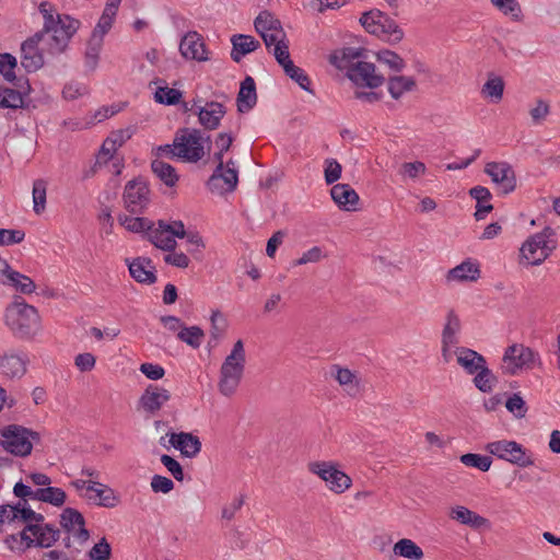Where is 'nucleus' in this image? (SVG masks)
<instances>
[{
	"label": "nucleus",
	"mask_w": 560,
	"mask_h": 560,
	"mask_svg": "<svg viewBox=\"0 0 560 560\" xmlns=\"http://www.w3.org/2000/svg\"><path fill=\"white\" fill-rule=\"evenodd\" d=\"M328 62L355 86L358 93L375 91L386 83L385 73L371 58L366 48L345 46L328 55Z\"/></svg>",
	"instance_id": "f257e3e1"
},
{
	"label": "nucleus",
	"mask_w": 560,
	"mask_h": 560,
	"mask_svg": "<svg viewBox=\"0 0 560 560\" xmlns=\"http://www.w3.org/2000/svg\"><path fill=\"white\" fill-rule=\"evenodd\" d=\"M79 21L68 15L49 14L45 22L47 38L44 34H36L28 38L22 45L23 60L22 66L27 70L35 71L43 65V58L39 52L43 51H60L69 39L79 28Z\"/></svg>",
	"instance_id": "f03ea898"
},
{
	"label": "nucleus",
	"mask_w": 560,
	"mask_h": 560,
	"mask_svg": "<svg viewBox=\"0 0 560 560\" xmlns=\"http://www.w3.org/2000/svg\"><path fill=\"white\" fill-rule=\"evenodd\" d=\"M3 318L5 326L21 337H34L40 330L42 317L38 310L25 302L11 303Z\"/></svg>",
	"instance_id": "7ed1b4c3"
},
{
	"label": "nucleus",
	"mask_w": 560,
	"mask_h": 560,
	"mask_svg": "<svg viewBox=\"0 0 560 560\" xmlns=\"http://www.w3.org/2000/svg\"><path fill=\"white\" fill-rule=\"evenodd\" d=\"M245 368V351L243 342L236 341L231 353L220 368L218 389L224 397H233L240 387Z\"/></svg>",
	"instance_id": "20e7f679"
},
{
	"label": "nucleus",
	"mask_w": 560,
	"mask_h": 560,
	"mask_svg": "<svg viewBox=\"0 0 560 560\" xmlns=\"http://www.w3.org/2000/svg\"><path fill=\"white\" fill-rule=\"evenodd\" d=\"M39 441V435L20 424H8L0 429V446L7 453L26 457L32 454L34 444Z\"/></svg>",
	"instance_id": "39448f33"
},
{
	"label": "nucleus",
	"mask_w": 560,
	"mask_h": 560,
	"mask_svg": "<svg viewBox=\"0 0 560 560\" xmlns=\"http://www.w3.org/2000/svg\"><path fill=\"white\" fill-rule=\"evenodd\" d=\"M308 471L320 479L327 489L337 495L348 492L352 486V478L334 462L312 460L307 465Z\"/></svg>",
	"instance_id": "423d86ee"
},
{
	"label": "nucleus",
	"mask_w": 560,
	"mask_h": 560,
	"mask_svg": "<svg viewBox=\"0 0 560 560\" xmlns=\"http://www.w3.org/2000/svg\"><path fill=\"white\" fill-rule=\"evenodd\" d=\"M58 538V532L43 523L28 524L22 532L7 539L11 549L24 550L31 547H50Z\"/></svg>",
	"instance_id": "0eeeda50"
},
{
	"label": "nucleus",
	"mask_w": 560,
	"mask_h": 560,
	"mask_svg": "<svg viewBox=\"0 0 560 560\" xmlns=\"http://www.w3.org/2000/svg\"><path fill=\"white\" fill-rule=\"evenodd\" d=\"M176 158L196 163L210 153L208 140L196 129H182L175 136Z\"/></svg>",
	"instance_id": "6e6552de"
},
{
	"label": "nucleus",
	"mask_w": 560,
	"mask_h": 560,
	"mask_svg": "<svg viewBox=\"0 0 560 560\" xmlns=\"http://www.w3.org/2000/svg\"><path fill=\"white\" fill-rule=\"evenodd\" d=\"M534 358L535 354L530 348L524 345H512L504 352L502 368L509 374H516L524 369L530 368L534 363Z\"/></svg>",
	"instance_id": "1a4fd4ad"
},
{
	"label": "nucleus",
	"mask_w": 560,
	"mask_h": 560,
	"mask_svg": "<svg viewBox=\"0 0 560 560\" xmlns=\"http://www.w3.org/2000/svg\"><path fill=\"white\" fill-rule=\"evenodd\" d=\"M487 450L490 454L521 467H527L533 464V460L526 456L522 446L514 441L492 442L488 444Z\"/></svg>",
	"instance_id": "9d476101"
},
{
	"label": "nucleus",
	"mask_w": 560,
	"mask_h": 560,
	"mask_svg": "<svg viewBox=\"0 0 560 560\" xmlns=\"http://www.w3.org/2000/svg\"><path fill=\"white\" fill-rule=\"evenodd\" d=\"M149 187L140 178L127 183L124 191L126 209L131 213H141L149 203Z\"/></svg>",
	"instance_id": "9b49d317"
},
{
	"label": "nucleus",
	"mask_w": 560,
	"mask_h": 560,
	"mask_svg": "<svg viewBox=\"0 0 560 560\" xmlns=\"http://www.w3.org/2000/svg\"><path fill=\"white\" fill-rule=\"evenodd\" d=\"M217 164V170L210 178L212 189L218 190L220 194L232 191L238 182L234 160L228 158L226 162Z\"/></svg>",
	"instance_id": "f8f14e48"
},
{
	"label": "nucleus",
	"mask_w": 560,
	"mask_h": 560,
	"mask_svg": "<svg viewBox=\"0 0 560 560\" xmlns=\"http://www.w3.org/2000/svg\"><path fill=\"white\" fill-rule=\"evenodd\" d=\"M179 51L185 59L197 62H207L211 58V52L207 48L205 39L197 32H188L180 39Z\"/></svg>",
	"instance_id": "ddd939ff"
},
{
	"label": "nucleus",
	"mask_w": 560,
	"mask_h": 560,
	"mask_svg": "<svg viewBox=\"0 0 560 560\" xmlns=\"http://www.w3.org/2000/svg\"><path fill=\"white\" fill-rule=\"evenodd\" d=\"M186 235L185 228L182 222H173L171 224L160 223L153 230L150 240L159 248L172 250L176 246L175 237L183 238Z\"/></svg>",
	"instance_id": "4468645a"
},
{
	"label": "nucleus",
	"mask_w": 560,
	"mask_h": 560,
	"mask_svg": "<svg viewBox=\"0 0 560 560\" xmlns=\"http://www.w3.org/2000/svg\"><path fill=\"white\" fill-rule=\"evenodd\" d=\"M129 276L139 284L151 285L156 282V267L152 259L138 256L125 260Z\"/></svg>",
	"instance_id": "2eb2a0df"
},
{
	"label": "nucleus",
	"mask_w": 560,
	"mask_h": 560,
	"mask_svg": "<svg viewBox=\"0 0 560 560\" xmlns=\"http://www.w3.org/2000/svg\"><path fill=\"white\" fill-rule=\"evenodd\" d=\"M255 30L260 34L266 46L285 39L280 22L269 12L264 11L255 19Z\"/></svg>",
	"instance_id": "dca6fc26"
},
{
	"label": "nucleus",
	"mask_w": 560,
	"mask_h": 560,
	"mask_svg": "<svg viewBox=\"0 0 560 560\" xmlns=\"http://www.w3.org/2000/svg\"><path fill=\"white\" fill-rule=\"evenodd\" d=\"M521 256L528 264L537 265L545 260L549 253L551 252V247L548 246L546 236L544 234H537L529 237L520 249Z\"/></svg>",
	"instance_id": "f3484780"
},
{
	"label": "nucleus",
	"mask_w": 560,
	"mask_h": 560,
	"mask_svg": "<svg viewBox=\"0 0 560 560\" xmlns=\"http://www.w3.org/2000/svg\"><path fill=\"white\" fill-rule=\"evenodd\" d=\"M61 527L79 542L89 539V532L82 514L74 509H65L60 515Z\"/></svg>",
	"instance_id": "a211bd4d"
},
{
	"label": "nucleus",
	"mask_w": 560,
	"mask_h": 560,
	"mask_svg": "<svg viewBox=\"0 0 560 560\" xmlns=\"http://www.w3.org/2000/svg\"><path fill=\"white\" fill-rule=\"evenodd\" d=\"M485 173L489 175L492 182L498 184L505 194L516 188L517 180L515 172L505 163H488L485 166Z\"/></svg>",
	"instance_id": "6ab92c4d"
},
{
	"label": "nucleus",
	"mask_w": 560,
	"mask_h": 560,
	"mask_svg": "<svg viewBox=\"0 0 560 560\" xmlns=\"http://www.w3.org/2000/svg\"><path fill=\"white\" fill-rule=\"evenodd\" d=\"M331 376L342 392L348 395H355L362 388L361 378L357 371L345 365H334Z\"/></svg>",
	"instance_id": "aec40b11"
},
{
	"label": "nucleus",
	"mask_w": 560,
	"mask_h": 560,
	"mask_svg": "<svg viewBox=\"0 0 560 560\" xmlns=\"http://www.w3.org/2000/svg\"><path fill=\"white\" fill-rule=\"evenodd\" d=\"M371 58L376 62L377 67L385 73L387 71L390 75L400 73L406 68L405 58L397 51L382 48L371 54Z\"/></svg>",
	"instance_id": "412c9836"
},
{
	"label": "nucleus",
	"mask_w": 560,
	"mask_h": 560,
	"mask_svg": "<svg viewBox=\"0 0 560 560\" xmlns=\"http://www.w3.org/2000/svg\"><path fill=\"white\" fill-rule=\"evenodd\" d=\"M85 497L98 505L114 508L119 499L113 489L100 482H82Z\"/></svg>",
	"instance_id": "4be33fe9"
},
{
	"label": "nucleus",
	"mask_w": 560,
	"mask_h": 560,
	"mask_svg": "<svg viewBox=\"0 0 560 560\" xmlns=\"http://www.w3.org/2000/svg\"><path fill=\"white\" fill-rule=\"evenodd\" d=\"M122 1L124 0H105L102 15L98 19L92 35V38L96 40L97 46L101 45L103 37L110 31Z\"/></svg>",
	"instance_id": "5701e85b"
},
{
	"label": "nucleus",
	"mask_w": 560,
	"mask_h": 560,
	"mask_svg": "<svg viewBox=\"0 0 560 560\" xmlns=\"http://www.w3.org/2000/svg\"><path fill=\"white\" fill-rule=\"evenodd\" d=\"M40 515L36 514L32 509L26 506H12L4 505L0 506V523L9 525H21L24 523H31L33 521H39Z\"/></svg>",
	"instance_id": "b1692460"
},
{
	"label": "nucleus",
	"mask_w": 560,
	"mask_h": 560,
	"mask_svg": "<svg viewBox=\"0 0 560 560\" xmlns=\"http://www.w3.org/2000/svg\"><path fill=\"white\" fill-rule=\"evenodd\" d=\"M170 399L171 393L167 388L161 387L159 385H150L144 389L140 398V404L145 411L155 413Z\"/></svg>",
	"instance_id": "393cba45"
},
{
	"label": "nucleus",
	"mask_w": 560,
	"mask_h": 560,
	"mask_svg": "<svg viewBox=\"0 0 560 560\" xmlns=\"http://www.w3.org/2000/svg\"><path fill=\"white\" fill-rule=\"evenodd\" d=\"M450 517L452 521L460 525L469 526L475 530L489 527V520L485 516L469 510L464 505H455L450 510Z\"/></svg>",
	"instance_id": "a878e982"
},
{
	"label": "nucleus",
	"mask_w": 560,
	"mask_h": 560,
	"mask_svg": "<svg viewBox=\"0 0 560 560\" xmlns=\"http://www.w3.org/2000/svg\"><path fill=\"white\" fill-rule=\"evenodd\" d=\"M480 278V267L477 262L466 260L450 269L445 275L447 283L476 282Z\"/></svg>",
	"instance_id": "bb28decb"
},
{
	"label": "nucleus",
	"mask_w": 560,
	"mask_h": 560,
	"mask_svg": "<svg viewBox=\"0 0 560 560\" xmlns=\"http://www.w3.org/2000/svg\"><path fill=\"white\" fill-rule=\"evenodd\" d=\"M170 444L187 458L196 457L201 450V442L198 436L189 432L170 434Z\"/></svg>",
	"instance_id": "cd10ccee"
},
{
	"label": "nucleus",
	"mask_w": 560,
	"mask_h": 560,
	"mask_svg": "<svg viewBox=\"0 0 560 560\" xmlns=\"http://www.w3.org/2000/svg\"><path fill=\"white\" fill-rule=\"evenodd\" d=\"M385 84L394 100H399L405 94L416 91L418 86L417 80L413 77L400 73L389 75Z\"/></svg>",
	"instance_id": "c85d7f7f"
},
{
	"label": "nucleus",
	"mask_w": 560,
	"mask_h": 560,
	"mask_svg": "<svg viewBox=\"0 0 560 560\" xmlns=\"http://www.w3.org/2000/svg\"><path fill=\"white\" fill-rule=\"evenodd\" d=\"M505 82L502 77L489 73L481 85L480 94L490 104H499L503 100Z\"/></svg>",
	"instance_id": "c756f323"
},
{
	"label": "nucleus",
	"mask_w": 560,
	"mask_h": 560,
	"mask_svg": "<svg viewBox=\"0 0 560 560\" xmlns=\"http://www.w3.org/2000/svg\"><path fill=\"white\" fill-rule=\"evenodd\" d=\"M26 372L25 361L14 352L0 354V374L10 377H22Z\"/></svg>",
	"instance_id": "7c9ffc66"
},
{
	"label": "nucleus",
	"mask_w": 560,
	"mask_h": 560,
	"mask_svg": "<svg viewBox=\"0 0 560 560\" xmlns=\"http://www.w3.org/2000/svg\"><path fill=\"white\" fill-rule=\"evenodd\" d=\"M335 203L343 210H354L359 202V195L348 184H337L330 190Z\"/></svg>",
	"instance_id": "2f4dec72"
},
{
	"label": "nucleus",
	"mask_w": 560,
	"mask_h": 560,
	"mask_svg": "<svg viewBox=\"0 0 560 560\" xmlns=\"http://www.w3.org/2000/svg\"><path fill=\"white\" fill-rule=\"evenodd\" d=\"M374 36L390 45H397L404 39L405 33L395 20L385 15Z\"/></svg>",
	"instance_id": "473e14b6"
},
{
	"label": "nucleus",
	"mask_w": 560,
	"mask_h": 560,
	"mask_svg": "<svg viewBox=\"0 0 560 560\" xmlns=\"http://www.w3.org/2000/svg\"><path fill=\"white\" fill-rule=\"evenodd\" d=\"M231 44H232V51H231V58L235 62H240L241 59L249 54L256 50L259 47V42L256 40L254 37L248 35H233L231 37Z\"/></svg>",
	"instance_id": "72a5a7b5"
},
{
	"label": "nucleus",
	"mask_w": 560,
	"mask_h": 560,
	"mask_svg": "<svg viewBox=\"0 0 560 560\" xmlns=\"http://www.w3.org/2000/svg\"><path fill=\"white\" fill-rule=\"evenodd\" d=\"M224 116L223 106L219 103H207L198 110L199 122L208 128H217Z\"/></svg>",
	"instance_id": "f704fd0d"
},
{
	"label": "nucleus",
	"mask_w": 560,
	"mask_h": 560,
	"mask_svg": "<svg viewBox=\"0 0 560 560\" xmlns=\"http://www.w3.org/2000/svg\"><path fill=\"white\" fill-rule=\"evenodd\" d=\"M457 363L469 374L478 372L483 365V358L474 350L459 348L455 351Z\"/></svg>",
	"instance_id": "c9c22d12"
},
{
	"label": "nucleus",
	"mask_w": 560,
	"mask_h": 560,
	"mask_svg": "<svg viewBox=\"0 0 560 560\" xmlns=\"http://www.w3.org/2000/svg\"><path fill=\"white\" fill-rule=\"evenodd\" d=\"M153 174L167 187H175L179 182V175L176 170L162 160H153L151 164Z\"/></svg>",
	"instance_id": "e433bc0d"
},
{
	"label": "nucleus",
	"mask_w": 560,
	"mask_h": 560,
	"mask_svg": "<svg viewBox=\"0 0 560 560\" xmlns=\"http://www.w3.org/2000/svg\"><path fill=\"white\" fill-rule=\"evenodd\" d=\"M396 556L407 560H422L424 552L420 546L409 538L399 539L393 546Z\"/></svg>",
	"instance_id": "4c0bfd02"
},
{
	"label": "nucleus",
	"mask_w": 560,
	"mask_h": 560,
	"mask_svg": "<svg viewBox=\"0 0 560 560\" xmlns=\"http://www.w3.org/2000/svg\"><path fill=\"white\" fill-rule=\"evenodd\" d=\"M256 86L253 78L247 77L241 84L237 105L241 112L249 110L256 103Z\"/></svg>",
	"instance_id": "58836bf2"
},
{
	"label": "nucleus",
	"mask_w": 560,
	"mask_h": 560,
	"mask_svg": "<svg viewBox=\"0 0 560 560\" xmlns=\"http://www.w3.org/2000/svg\"><path fill=\"white\" fill-rule=\"evenodd\" d=\"M139 213L121 214L118 218L119 224L127 231L132 233H143L152 229V222L138 215Z\"/></svg>",
	"instance_id": "ea45409f"
},
{
	"label": "nucleus",
	"mask_w": 560,
	"mask_h": 560,
	"mask_svg": "<svg viewBox=\"0 0 560 560\" xmlns=\"http://www.w3.org/2000/svg\"><path fill=\"white\" fill-rule=\"evenodd\" d=\"M231 144L232 137L229 133L217 135L212 147H210V151L213 150V158L217 163L226 162L228 158L234 160L233 153L230 152Z\"/></svg>",
	"instance_id": "a19ab883"
},
{
	"label": "nucleus",
	"mask_w": 560,
	"mask_h": 560,
	"mask_svg": "<svg viewBox=\"0 0 560 560\" xmlns=\"http://www.w3.org/2000/svg\"><path fill=\"white\" fill-rule=\"evenodd\" d=\"M153 97L156 103L163 105H176L182 101L183 94L179 90L167 85H156L153 89Z\"/></svg>",
	"instance_id": "79ce46f5"
},
{
	"label": "nucleus",
	"mask_w": 560,
	"mask_h": 560,
	"mask_svg": "<svg viewBox=\"0 0 560 560\" xmlns=\"http://www.w3.org/2000/svg\"><path fill=\"white\" fill-rule=\"evenodd\" d=\"M66 498L65 491L59 488L47 487L34 492V499L55 506H61L66 502Z\"/></svg>",
	"instance_id": "37998d69"
},
{
	"label": "nucleus",
	"mask_w": 560,
	"mask_h": 560,
	"mask_svg": "<svg viewBox=\"0 0 560 560\" xmlns=\"http://www.w3.org/2000/svg\"><path fill=\"white\" fill-rule=\"evenodd\" d=\"M177 337L180 341L192 349H198L203 341L205 331L198 326H184L179 329Z\"/></svg>",
	"instance_id": "c03bdc74"
},
{
	"label": "nucleus",
	"mask_w": 560,
	"mask_h": 560,
	"mask_svg": "<svg viewBox=\"0 0 560 560\" xmlns=\"http://www.w3.org/2000/svg\"><path fill=\"white\" fill-rule=\"evenodd\" d=\"M8 283L22 294H33L36 291L35 282L27 276L13 271L8 279Z\"/></svg>",
	"instance_id": "a18cd8bd"
},
{
	"label": "nucleus",
	"mask_w": 560,
	"mask_h": 560,
	"mask_svg": "<svg viewBox=\"0 0 560 560\" xmlns=\"http://www.w3.org/2000/svg\"><path fill=\"white\" fill-rule=\"evenodd\" d=\"M209 322L210 334L213 339L220 338L229 327L226 315L218 308L211 311Z\"/></svg>",
	"instance_id": "49530a36"
},
{
	"label": "nucleus",
	"mask_w": 560,
	"mask_h": 560,
	"mask_svg": "<svg viewBox=\"0 0 560 560\" xmlns=\"http://www.w3.org/2000/svg\"><path fill=\"white\" fill-rule=\"evenodd\" d=\"M460 318L459 315L454 311H451L446 316V322L443 329V343L444 346H448L455 341L456 334L460 329Z\"/></svg>",
	"instance_id": "de8ad7c7"
},
{
	"label": "nucleus",
	"mask_w": 560,
	"mask_h": 560,
	"mask_svg": "<svg viewBox=\"0 0 560 560\" xmlns=\"http://www.w3.org/2000/svg\"><path fill=\"white\" fill-rule=\"evenodd\" d=\"M384 18L385 14L382 13L380 10H370L361 14L359 23L366 33L374 36L377 27H380V24Z\"/></svg>",
	"instance_id": "09e8293b"
},
{
	"label": "nucleus",
	"mask_w": 560,
	"mask_h": 560,
	"mask_svg": "<svg viewBox=\"0 0 560 560\" xmlns=\"http://www.w3.org/2000/svg\"><path fill=\"white\" fill-rule=\"evenodd\" d=\"M505 408L516 419H523L527 413L526 402L520 394L510 396L505 401Z\"/></svg>",
	"instance_id": "8fccbe9b"
},
{
	"label": "nucleus",
	"mask_w": 560,
	"mask_h": 560,
	"mask_svg": "<svg viewBox=\"0 0 560 560\" xmlns=\"http://www.w3.org/2000/svg\"><path fill=\"white\" fill-rule=\"evenodd\" d=\"M326 255L319 246H313L304 250L295 260L294 265L298 267L305 266L308 264H317L322 261Z\"/></svg>",
	"instance_id": "3c124183"
},
{
	"label": "nucleus",
	"mask_w": 560,
	"mask_h": 560,
	"mask_svg": "<svg viewBox=\"0 0 560 560\" xmlns=\"http://www.w3.org/2000/svg\"><path fill=\"white\" fill-rule=\"evenodd\" d=\"M16 59L10 54H0V74L9 82L16 78Z\"/></svg>",
	"instance_id": "603ef678"
},
{
	"label": "nucleus",
	"mask_w": 560,
	"mask_h": 560,
	"mask_svg": "<svg viewBox=\"0 0 560 560\" xmlns=\"http://www.w3.org/2000/svg\"><path fill=\"white\" fill-rule=\"evenodd\" d=\"M23 105L21 93L11 89L0 88V106L3 108H19Z\"/></svg>",
	"instance_id": "864d4df0"
},
{
	"label": "nucleus",
	"mask_w": 560,
	"mask_h": 560,
	"mask_svg": "<svg viewBox=\"0 0 560 560\" xmlns=\"http://www.w3.org/2000/svg\"><path fill=\"white\" fill-rule=\"evenodd\" d=\"M283 71L288 77L295 81L302 89L308 91L311 81L308 77L303 72L302 69L296 67L293 61L282 67Z\"/></svg>",
	"instance_id": "5fc2aeb1"
},
{
	"label": "nucleus",
	"mask_w": 560,
	"mask_h": 560,
	"mask_svg": "<svg viewBox=\"0 0 560 560\" xmlns=\"http://www.w3.org/2000/svg\"><path fill=\"white\" fill-rule=\"evenodd\" d=\"M348 3V0H311L310 8L317 13L324 14L328 11H335Z\"/></svg>",
	"instance_id": "6e6d98bb"
},
{
	"label": "nucleus",
	"mask_w": 560,
	"mask_h": 560,
	"mask_svg": "<svg viewBox=\"0 0 560 560\" xmlns=\"http://www.w3.org/2000/svg\"><path fill=\"white\" fill-rule=\"evenodd\" d=\"M460 462L466 466L476 467L482 471H488L491 466V460L488 457L472 453L462 455Z\"/></svg>",
	"instance_id": "4d7b16f0"
},
{
	"label": "nucleus",
	"mask_w": 560,
	"mask_h": 560,
	"mask_svg": "<svg viewBox=\"0 0 560 560\" xmlns=\"http://www.w3.org/2000/svg\"><path fill=\"white\" fill-rule=\"evenodd\" d=\"M96 365V357L94 353L85 351L74 357V366L80 372H91Z\"/></svg>",
	"instance_id": "13d9d810"
},
{
	"label": "nucleus",
	"mask_w": 560,
	"mask_h": 560,
	"mask_svg": "<svg viewBox=\"0 0 560 560\" xmlns=\"http://www.w3.org/2000/svg\"><path fill=\"white\" fill-rule=\"evenodd\" d=\"M139 370L151 381H159L165 376V369L160 364L145 362L139 366Z\"/></svg>",
	"instance_id": "bf43d9fd"
},
{
	"label": "nucleus",
	"mask_w": 560,
	"mask_h": 560,
	"mask_svg": "<svg viewBox=\"0 0 560 560\" xmlns=\"http://www.w3.org/2000/svg\"><path fill=\"white\" fill-rule=\"evenodd\" d=\"M491 2L505 15L516 18L521 13L517 0H491Z\"/></svg>",
	"instance_id": "052dcab7"
},
{
	"label": "nucleus",
	"mask_w": 560,
	"mask_h": 560,
	"mask_svg": "<svg viewBox=\"0 0 560 560\" xmlns=\"http://www.w3.org/2000/svg\"><path fill=\"white\" fill-rule=\"evenodd\" d=\"M89 556L92 560H108L110 557V546L105 538H102L90 550Z\"/></svg>",
	"instance_id": "680f3d73"
},
{
	"label": "nucleus",
	"mask_w": 560,
	"mask_h": 560,
	"mask_svg": "<svg viewBox=\"0 0 560 560\" xmlns=\"http://www.w3.org/2000/svg\"><path fill=\"white\" fill-rule=\"evenodd\" d=\"M272 45L275 46L273 56L281 67L292 62L289 52V45L284 39L279 40V43H273Z\"/></svg>",
	"instance_id": "e2e57ef3"
},
{
	"label": "nucleus",
	"mask_w": 560,
	"mask_h": 560,
	"mask_svg": "<svg viewBox=\"0 0 560 560\" xmlns=\"http://www.w3.org/2000/svg\"><path fill=\"white\" fill-rule=\"evenodd\" d=\"M477 375L475 377V385L481 390V392H490L492 389L493 385V377L491 376L490 372L485 368V365L476 372Z\"/></svg>",
	"instance_id": "0e129e2a"
},
{
	"label": "nucleus",
	"mask_w": 560,
	"mask_h": 560,
	"mask_svg": "<svg viewBox=\"0 0 560 560\" xmlns=\"http://www.w3.org/2000/svg\"><path fill=\"white\" fill-rule=\"evenodd\" d=\"M401 173L404 176L416 179L424 175L425 165L422 162H408L402 164Z\"/></svg>",
	"instance_id": "69168bd1"
},
{
	"label": "nucleus",
	"mask_w": 560,
	"mask_h": 560,
	"mask_svg": "<svg viewBox=\"0 0 560 560\" xmlns=\"http://www.w3.org/2000/svg\"><path fill=\"white\" fill-rule=\"evenodd\" d=\"M161 463L165 466V468L173 475V477L182 481L184 479V472L180 464L170 455H162Z\"/></svg>",
	"instance_id": "338daca9"
},
{
	"label": "nucleus",
	"mask_w": 560,
	"mask_h": 560,
	"mask_svg": "<svg viewBox=\"0 0 560 560\" xmlns=\"http://www.w3.org/2000/svg\"><path fill=\"white\" fill-rule=\"evenodd\" d=\"M529 115L536 122L545 120L549 115V104L541 100L536 101L529 110Z\"/></svg>",
	"instance_id": "774afa93"
}]
</instances>
